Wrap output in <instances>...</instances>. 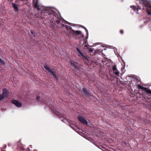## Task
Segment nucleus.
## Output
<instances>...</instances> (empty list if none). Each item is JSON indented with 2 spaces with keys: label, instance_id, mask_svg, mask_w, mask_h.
I'll use <instances>...</instances> for the list:
<instances>
[{
  "label": "nucleus",
  "instance_id": "nucleus-1",
  "mask_svg": "<svg viewBox=\"0 0 151 151\" xmlns=\"http://www.w3.org/2000/svg\"><path fill=\"white\" fill-rule=\"evenodd\" d=\"M39 0H33L34 7L38 10H41L42 12H46L48 14H54L55 13L54 9L51 7H41L38 5Z\"/></svg>",
  "mask_w": 151,
  "mask_h": 151
},
{
  "label": "nucleus",
  "instance_id": "nucleus-2",
  "mask_svg": "<svg viewBox=\"0 0 151 151\" xmlns=\"http://www.w3.org/2000/svg\"><path fill=\"white\" fill-rule=\"evenodd\" d=\"M142 3L143 9L147 12L148 15L151 14V1L147 0H138Z\"/></svg>",
  "mask_w": 151,
  "mask_h": 151
},
{
  "label": "nucleus",
  "instance_id": "nucleus-3",
  "mask_svg": "<svg viewBox=\"0 0 151 151\" xmlns=\"http://www.w3.org/2000/svg\"><path fill=\"white\" fill-rule=\"evenodd\" d=\"M44 67L48 72L52 74L55 79L56 80L58 79V76L53 73V71L52 69H51L50 68L46 65H44Z\"/></svg>",
  "mask_w": 151,
  "mask_h": 151
},
{
  "label": "nucleus",
  "instance_id": "nucleus-4",
  "mask_svg": "<svg viewBox=\"0 0 151 151\" xmlns=\"http://www.w3.org/2000/svg\"><path fill=\"white\" fill-rule=\"evenodd\" d=\"M3 91L2 93L0 94V101H2L5 98H6L8 95V92L6 88L3 89Z\"/></svg>",
  "mask_w": 151,
  "mask_h": 151
},
{
  "label": "nucleus",
  "instance_id": "nucleus-5",
  "mask_svg": "<svg viewBox=\"0 0 151 151\" xmlns=\"http://www.w3.org/2000/svg\"><path fill=\"white\" fill-rule=\"evenodd\" d=\"M137 86L139 89L144 90L147 93H149L151 94V90L148 89L147 88L143 87L139 85H138Z\"/></svg>",
  "mask_w": 151,
  "mask_h": 151
},
{
  "label": "nucleus",
  "instance_id": "nucleus-6",
  "mask_svg": "<svg viewBox=\"0 0 151 151\" xmlns=\"http://www.w3.org/2000/svg\"><path fill=\"white\" fill-rule=\"evenodd\" d=\"M78 120L82 124H87V122L86 120L84 117L83 116H79L78 117Z\"/></svg>",
  "mask_w": 151,
  "mask_h": 151
},
{
  "label": "nucleus",
  "instance_id": "nucleus-7",
  "mask_svg": "<svg viewBox=\"0 0 151 151\" xmlns=\"http://www.w3.org/2000/svg\"><path fill=\"white\" fill-rule=\"evenodd\" d=\"M12 103L18 107H21L22 105V104L19 102L15 100H13L12 101Z\"/></svg>",
  "mask_w": 151,
  "mask_h": 151
},
{
  "label": "nucleus",
  "instance_id": "nucleus-8",
  "mask_svg": "<svg viewBox=\"0 0 151 151\" xmlns=\"http://www.w3.org/2000/svg\"><path fill=\"white\" fill-rule=\"evenodd\" d=\"M113 73L116 75H119V72L117 70L115 66H114L112 68Z\"/></svg>",
  "mask_w": 151,
  "mask_h": 151
},
{
  "label": "nucleus",
  "instance_id": "nucleus-9",
  "mask_svg": "<svg viewBox=\"0 0 151 151\" xmlns=\"http://www.w3.org/2000/svg\"><path fill=\"white\" fill-rule=\"evenodd\" d=\"M70 32L72 34H76L77 35V34H81L82 33V32L80 31H74L73 30V29L71 30L70 31Z\"/></svg>",
  "mask_w": 151,
  "mask_h": 151
},
{
  "label": "nucleus",
  "instance_id": "nucleus-10",
  "mask_svg": "<svg viewBox=\"0 0 151 151\" xmlns=\"http://www.w3.org/2000/svg\"><path fill=\"white\" fill-rule=\"evenodd\" d=\"M131 7L132 9L135 12L137 13L138 14V11L139 9L140 10V8H138L137 7H136L134 6H131Z\"/></svg>",
  "mask_w": 151,
  "mask_h": 151
},
{
  "label": "nucleus",
  "instance_id": "nucleus-11",
  "mask_svg": "<svg viewBox=\"0 0 151 151\" xmlns=\"http://www.w3.org/2000/svg\"><path fill=\"white\" fill-rule=\"evenodd\" d=\"M83 93L87 96H90L91 95L88 91L86 89H84L83 91Z\"/></svg>",
  "mask_w": 151,
  "mask_h": 151
},
{
  "label": "nucleus",
  "instance_id": "nucleus-12",
  "mask_svg": "<svg viewBox=\"0 0 151 151\" xmlns=\"http://www.w3.org/2000/svg\"><path fill=\"white\" fill-rule=\"evenodd\" d=\"M144 23H148L150 27H151V19L149 18H146L144 21Z\"/></svg>",
  "mask_w": 151,
  "mask_h": 151
},
{
  "label": "nucleus",
  "instance_id": "nucleus-13",
  "mask_svg": "<svg viewBox=\"0 0 151 151\" xmlns=\"http://www.w3.org/2000/svg\"><path fill=\"white\" fill-rule=\"evenodd\" d=\"M80 55H81L83 59V60H87V57L84 53H82V52H81L79 53Z\"/></svg>",
  "mask_w": 151,
  "mask_h": 151
},
{
  "label": "nucleus",
  "instance_id": "nucleus-14",
  "mask_svg": "<svg viewBox=\"0 0 151 151\" xmlns=\"http://www.w3.org/2000/svg\"><path fill=\"white\" fill-rule=\"evenodd\" d=\"M12 5L15 10H16V11L18 10V8L17 5V4L14 3H13L12 4Z\"/></svg>",
  "mask_w": 151,
  "mask_h": 151
},
{
  "label": "nucleus",
  "instance_id": "nucleus-15",
  "mask_svg": "<svg viewBox=\"0 0 151 151\" xmlns=\"http://www.w3.org/2000/svg\"><path fill=\"white\" fill-rule=\"evenodd\" d=\"M55 114H57L60 117H63L62 116V114H60L58 111H54V112Z\"/></svg>",
  "mask_w": 151,
  "mask_h": 151
},
{
  "label": "nucleus",
  "instance_id": "nucleus-16",
  "mask_svg": "<svg viewBox=\"0 0 151 151\" xmlns=\"http://www.w3.org/2000/svg\"><path fill=\"white\" fill-rule=\"evenodd\" d=\"M66 27H67V28L68 29H72V27L70 26H66Z\"/></svg>",
  "mask_w": 151,
  "mask_h": 151
},
{
  "label": "nucleus",
  "instance_id": "nucleus-17",
  "mask_svg": "<svg viewBox=\"0 0 151 151\" xmlns=\"http://www.w3.org/2000/svg\"><path fill=\"white\" fill-rule=\"evenodd\" d=\"M85 28V30L86 32V35L88 36V32L87 29H86V28Z\"/></svg>",
  "mask_w": 151,
  "mask_h": 151
},
{
  "label": "nucleus",
  "instance_id": "nucleus-18",
  "mask_svg": "<svg viewBox=\"0 0 151 151\" xmlns=\"http://www.w3.org/2000/svg\"><path fill=\"white\" fill-rule=\"evenodd\" d=\"M76 50L79 53L81 52L80 50L78 47L77 48Z\"/></svg>",
  "mask_w": 151,
  "mask_h": 151
},
{
  "label": "nucleus",
  "instance_id": "nucleus-19",
  "mask_svg": "<svg viewBox=\"0 0 151 151\" xmlns=\"http://www.w3.org/2000/svg\"><path fill=\"white\" fill-rule=\"evenodd\" d=\"M0 63L2 64L4 63V61L0 58Z\"/></svg>",
  "mask_w": 151,
  "mask_h": 151
},
{
  "label": "nucleus",
  "instance_id": "nucleus-20",
  "mask_svg": "<svg viewBox=\"0 0 151 151\" xmlns=\"http://www.w3.org/2000/svg\"><path fill=\"white\" fill-rule=\"evenodd\" d=\"M36 99L38 101H39V99H40V97L38 96L36 97Z\"/></svg>",
  "mask_w": 151,
  "mask_h": 151
},
{
  "label": "nucleus",
  "instance_id": "nucleus-21",
  "mask_svg": "<svg viewBox=\"0 0 151 151\" xmlns=\"http://www.w3.org/2000/svg\"><path fill=\"white\" fill-rule=\"evenodd\" d=\"M89 51L90 52H92L93 51V50L92 49H90L89 50Z\"/></svg>",
  "mask_w": 151,
  "mask_h": 151
},
{
  "label": "nucleus",
  "instance_id": "nucleus-22",
  "mask_svg": "<svg viewBox=\"0 0 151 151\" xmlns=\"http://www.w3.org/2000/svg\"><path fill=\"white\" fill-rule=\"evenodd\" d=\"M120 33H121V34H123V30H121L120 31Z\"/></svg>",
  "mask_w": 151,
  "mask_h": 151
},
{
  "label": "nucleus",
  "instance_id": "nucleus-23",
  "mask_svg": "<svg viewBox=\"0 0 151 151\" xmlns=\"http://www.w3.org/2000/svg\"><path fill=\"white\" fill-rule=\"evenodd\" d=\"M85 47H88V45H85Z\"/></svg>",
  "mask_w": 151,
  "mask_h": 151
},
{
  "label": "nucleus",
  "instance_id": "nucleus-24",
  "mask_svg": "<svg viewBox=\"0 0 151 151\" xmlns=\"http://www.w3.org/2000/svg\"><path fill=\"white\" fill-rule=\"evenodd\" d=\"M31 33L32 34H33V32L32 31H31Z\"/></svg>",
  "mask_w": 151,
  "mask_h": 151
},
{
  "label": "nucleus",
  "instance_id": "nucleus-25",
  "mask_svg": "<svg viewBox=\"0 0 151 151\" xmlns=\"http://www.w3.org/2000/svg\"><path fill=\"white\" fill-rule=\"evenodd\" d=\"M88 38V36H87L86 37V38L87 39Z\"/></svg>",
  "mask_w": 151,
  "mask_h": 151
},
{
  "label": "nucleus",
  "instance_id": "nucleus-26",
  "mask_svg": "<svg viewBox=\"0 0 151 151\" xmlns=\"http://www.w3.org/2000/svg\"><path fill=\"white\" fill-rule=\"evenodd\" d=\"M83 28L85 30V28H86L85 27H83Z\"/></svg>",
  "mask_w": 151,
  "mask_h": 151
},
{
  "label": "nucleus",
  "instance_id": "nucleus-27",
  "mask_svg": "<svg viewBox=\"0 0 151 151\" xmlns=\"http://www.w3.org/2000/svg\"><path fill=\"white\" fill-rule=\"evenodd\" d=\"M86 43H87V41H85V44H86Z\"/></svg>",
  "mask_w": 151,
  "mask_h": 151
},
{
  "label": "nucleus",
  "instance_id": "nucleus-28",
  "mask_svg": "<svg viewBox=\"0 0 151 151\" xmlns=\"http://www.w3.org/2000/svg\"><path fill=\"white\" fill-rule=\"evenodd\" d=\"M104 50H106V49H105V48H104Z\"/></svg>",
  "mask_w": 151,
  "mask_h": 151
},
{
  "label": "nucleus",
  "instance_id": "nucleus-29",
  "mask_svg": "<svg viewBox=\"0 0 151 151\" xmlns=\"http://www.w3.org/2000/svg\"><path fill=\"white\" fill-rule=\"evenodd\" d=\"M150 99H151V98H150Z\"/></svg>",
  "mask_w": 151,
  "mask_h": 151
}]
</instances>
